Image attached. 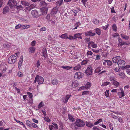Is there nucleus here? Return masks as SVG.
Returning <instances> with one entry per match:
<instances>
[{"instance_id": "a18cd8bd", "label": "nucleus", "mask_w": 130, "mask_h": 130, "mask_svg": "<svg viewBox=\"0 0 130 130\" xmlns=\"http://www.w3.org/2000/svg\"><path fill=\"white\" fill-rule=\"evenodd\" d=\"M110 83V82H104L102 83V86H106L108 85Z\"/></svg>"}, {"instance_id": "473e14b6", "label": "nucleus", "mask_w": 130, "mask_h": 130, "mask_svg": "<svg viewBox=\"0 0 130 130\" xmlns=\"http://www.w3.org/2000/svg\"><path fill=\"white\" fill-rule=\"evenodd\" d=\"M58 80L56 79H53L52 81V84L54 85H57L58 83Z\"/></svg>"}, {"instance_id": "8fccbe9b", "label": "nucleus", "mask_w": 130, "mask_h": 130, "mask_svg": "<svg viewBox=\"0 0 130 130\" xmlns=\"http://www.w3.org/2000/svg\"><path fill=\"white\" fill-rule=\"evenodd\" d=\"M22 25L21 24H18L15 26V29L20 28H21L22 27Z\"/></svg>"}, {"instance_id": "9b49d317", "label": "nucleus", "mask_w": 130, "mask_h": 130, "mask_svg": "<svg viewBox=\"0 0 130 130\" xmlns=\"http://www.w3.org/2000/svg\"><path fill=\"white\" fill-rule=\"evenodd\" d=\"M85 34L86 36H93L95 35V33H93L91 30H90L85 32Z\"/></svg>"}, {"instance_id": "603ef678", "label": "nucleus", "mask_w": 130, "mask_h": 130, "mask_svg": "<svg viewBox=\"0 0 130 130\" xmlns=\"http://www.w3.org/2000/svg\"><path fill=\"white\" fill-rule=\"evenodd\" d=\"M107 64L108 66H110L112 64V62L109 60H106Z\"/></svg>"}, {"instance_id": "c756f323", "label": "nucleus", "mask_w": 130, "mask_h": 130, "mask_svg": "<svg viewBox=\"0 0 130 130\" xmlns=\"http://www.w3.org/2000/svg\"><path fill=\"white\" fill-rule=\"evenodd\" d=\"M29 52H31L32 53H34L35 52V48L34 46H32L30 47L29 48Z\"/></svg>"}, {"instance_id": "f03ea898", "label": "nucleus", "mask_w": 130, "mask_h": 130, "mask_svg": "<svg viewBox=\"0 0 130 130\" xmlns=\"http://www.w3.org/2000/svg\"><path fill=\"white\" fill-rule=\"evenodd\" d=\"M7 4L9 5L11 9L13 7V6H17V2L15 0H9Z\"/></svg>"}, {"instance_id": "680f3d73", "label": "nucleus", "mask_w": 130, "mask_h": 130, "mask_svg": "<svg viewBox=\"0 0 130 130\" xmlns=\"http://www.w3.org/2000/svg\"><path fill=\"white\" fill-rule=\"evenodd\" d=\"M18 76L19 77H22L23 76L22 73L21 72H19L18 73Z\"/></svg>"}, {"instance_id": "5701e85b", "label": "nucleus", "mask_w": 130, "mask_h": 130, "mask_svg": "<svg viewBox=\"0 0 130 130\" xmlns=\"http://www.w3.org/2000/svg\"><path fill=\"white\" fill-rule=\"evenodd\" d=\"M35 6V5L32 4L29 6L26 7V9L28 11H30L32 9L34 8Z\"/></svg>"}, {"instance_id": "bb28decb", "label": "nucleus", "mask_w": 130, "mask_h": 130, "mask_svg": "<svg viewBox=\"0 0 130 130\" xmlns=\"http://www.w3.org/2000/svg\"><path fill=\"white\" fill-rule=\"evenodd\" d=\"M21 4L22 5H24L25 6H28L30 4L28 2L26 1H21Z\"/></svg>"}, {"instance_id": "ea45409f", "label": "nucleus", "mask_w": 130, "mask_h": 130, "mask_svg": "<svg viewBox=\"0 0 130 130\" xmlns=\"http://www.w3.org/2000/svg\"><path fill=\"white\" fill-rule=\"evenodd\" d=\"M30 27V26L26 25H22V29H26L29 28Z\"/></svg>"}, {"instance_id": "864d4df0", "label": "nucleus", "mask_w": 130, "mask_h": 130, "mask_svg": "<svg viewBox=\"0 0 130 130\" xmlns=\"http://www.w3.org/2000/svg\"><path fill=\"white\" fill-rule=\"evenodd\" d=\"M93 23L96 25H98L99 23V21L98 20L95 19L93 20Z\"/></svg>"}, {"instance_id": "774afa93", "label": "nucleus", "mask_w": 130, "mask_h": 130, "mask_svg": "<svg viewBox=\"0 0 130 130\" xmlns=\"http://www.w3.org/2000/svg\"><path fill=\"white\" fill-rule=\"evenodd\" d=\"M93 130H100L99 128L96 127L95 126H93L92 129Z\"/></svg>"}, {"instance_id": "4468645a", "label": "nucleus", "mask_w": 130, "mask_h": 130, "mask_svg": "<svg viewBox=\"0 0 130 130\" xmlns=\"http://www.w3.org/2000/svg\"><path fill=\"white\" fill-rule=\"evenodd\" d=\"M40 10L42 14H45L47 13V7H43L40 9Z\"/></svg>"}, {"instance_id": "0eeeda50", "label": "nucleus", "mask_w": 130, "mask_h": 130, "mask_svg": "<svg viewBox=\"0 0 130 130\" xmlns=\"http://www.w3.org/2000/svg\"><path fill=\"white\" fill-rule=\"evenodd\" d=\"M13 46L12 44L9 42L5 43L3 44V47L7 49L10 48Z\"/></svg>"}, {"instance_id": "37998d69", "label": "nucleus", "mask_w": 130, "mask_h": 130, "mask_svg": "<svg viewBox=\"0 0 130 130\" xmlns=\"http://www.w3.org/2000/svg\"><path fill=\"white\" fill-rule=\"evenodd\" d=\"M26 122L27 126L29 127H30L32 123L30 121L28 120H26Z\"/></svg>"}, {"instance_id": "6e6d98bb", "label": "nucleus", "mask_w": 130, "mask_h": 130, "mask_svg": "<svg viewBox=\"0 0 130 130\" xmlns=\"http://www.w3.org/2000/svg\"><path fill=\"white\" fill-rule=\"evenodd\" d=\"M44 120L48 122H50V120L48 117H45L44 118Z\"/></svg>"}, {"instance_id": "f8f14e48", "label": "nucleus", "mask_w": 130, "mask_h": 130, "mask_svg": "<svg viewBox=\"0 0 130 130\" xmlns=\"http://www.w3.org/2000/svg\"><path fill=\"white\" fill-rule=\"evenodd\" d=\"M120 90L121 91V92H119L118 93V94L120 98H121L123 97L124 95V91L123 90V89L122 88H120Z\"/></svg>"}, {"instance_id": "7c9ffc66", "label": "nucleus", "mask_w": 130, "mask_h": 130, "mask_svg": "<svg viewBox=\"0 0 130 130\" xmlns=\"http://www.w3.org/2000/svg\"><path fill=\"white\" fill-rule=\"evenodd\" d=\"M47 4L44 1H41L40 2V6L41 7L44 6H46Z\"/></svg>"}, {"instance_id": "bf43d9fd", "label": "nucleus", "mask_w": 130, "mask_h": 130, "mask_svg": "<svg viewBox=\"0 0 130 130\" xmlns=\"http://www.w3.org/2000/svg\"><path fill=\"white\" fill-rule=\"evenodd\" d=\"M14 120L16 122H17V123H20V124L22 125L23 124V123L22 122H21L20 121L18 120L15 118H14Z\"/></svg>"}, {"instance_id": "c03bdc74", "label": "nucleus", "mask_w": 130, "mask_h": 130, "mask_svg": "<svg viewBox=\"0 0 130 130\" xmlns=\"http://www.w3.org/2000/svg\"><path fill=\"white\" fill-rule=\"evenodd\" d=\"M102 119H99L98 121H97L96 122L94 123V124L95 125H97L98 124L101 122L102 121Z\"/></svg>"}, {"instance_id": "6ab92c4d", "label": "nucleus", "mask_w": 130, "mask_h": 130, "mask_svg": "<svg viewBox=\"0 0 130 130\" xmlns=\"http://www.w3.org/2000/svg\"><path fill=\"white\" fill-rule=\"evenodd\" d=\"M72 85V87L74 88L77 86L78 85V84L77 80H75L73 81Z\"/></svg>"}, {"instance_id": "aec40b11", "label": "nucleus", "mask_w": 130, "mask_h": 130, "mask_svg": "<svg viewBox=\"0 0 130 130\" xmlns=\"http://www.w3.org/2000/svg\"><path fill=\"white\" fill-rule=\"evenodd\" d=\"M86 126L89 127H92L94 125L91 122L86 121Z\"/></svg>"}, {"instance_id": "58836bf2", "label": "nucleus", "mask_w": 130, "mask_h": 130, "mask_svg": "<svg viewBox=\"0 0 130 130\" xmlns=\"http://www.w3.org/2000/svg\"><path fill=\"white\" fill-rule=\"evenodd\" d=\"M89 93V91L88 90L84 91L82 93V95H88Z\"/></svg>"}, {"instance_id": "cd10ccee", "label": "nucleus", "mask_w": 130, "mask_h": 130, "mask_svg": "<svg viewBox=\"0 0 130 130\" xmlns=\"http://www.w3.org/2000/svg\"><path fill=\"white\" fill-rule=\"evenodd\" d=\"M68 117L69 120L72 122H73L75 121V119L73 118L72 115H68Z\"/></svg>"}, {"instance_id": "c9c22d12", "label": "nucleus", "mask_w": 130, "mask_h": 130, "mask_svg": "<svg viewBox=\"0 0 130 130\" xmlns=\"http://www.w3.org/2000/svg\"><path fill=\"white\" fill-rule=\"evenodd\" d=\"M61 68L67 70H69L72 67H69L68 66H61Z\"/></svg>"}, {"instance_id": "e2e57ef3", "label": "nucleus", "mask_w": 130, "mask_h": 130, "mask_svg": "<svg viewBox=\"0 0 130 130\" xmlns=\"http://www.w3.org/2000/svg\"><path fill=\"white\" fill-rule=\"evenodd\" d=\"M88 61L87 60H83L82 61V64H85L87 63Z\"/></svg>"}, {"instance_id": "72a5a7b5", "label": "nucleus", "mask_w": 130, "mask_h": 130, "mask_svg": "<svg viewBox=\"0 0 130 130\" xmlns=\"http://www.w3.org/2000/svg\"><path fill=\"white\" fill-rule=\"evenodd\" d=\"M91 83L87 82L85 86L88 89H89L90 88L91 86Z\"/></svg>"}, {"instance_id": "79ce46f5", "label": "nucleus", "mask_w": 130, "mask_h": 130, "mask_svg": "<svg viewBox=\"0 0 130 130\" xmlns=\"http://www.w3.org/2000/svg\"><path fill=\"white\" fill-rule=\"evenodd\" d=\"M101 68L100 67H98L95 70V73H99L100 72L101 70Z\"/></svg>"}, {"instance_id": "c85d7f7f", "label": "nucleus", "mask_w": 130, "mask_h": 130, "mask_svg": "<svg viewBox=\"0 0 130 130\" xmlns=\"http://www.w3.org/2000/svg\"><path fill=\"white\" fill-rule=\"evenodd\" d=\"M63 0H59L56 3V5L57 6L61 5L63 3Z\"/></svg>"}, {"instance_id": "5fc2aeb1", "label": "nucleus", "mask_w": 130, "mask_h": 130, "mask_svg": "<svg viewBox=\"0 0 130 130\" xmlns=\"http://www.w3.org/2000/svg\"><path fill=\"white\" fill-rule=\"evenodd\" d=\"M23 8V6L21 5L17 6L16 7V8L18 10L21 9Z\"/></svg>"}, {"instance_id": "a19ab883", "label": "nucleus", "mask_w": 130, "mask_h": 130, "mask_svg": "<svg viewBox=\"0 0 130 130\" xmlns=\"http://www.w3.org/2000/svg\"><path fill=\"white\" fill-rule=\"evenodd\" d=\"M113 83V85L116 87H118L119 85V83L116 80H114Z\"/></svg>"}, {"instance_id": "6e6552de", "label": "nucleus", "mask_w": 130, "mask_h": 130, "mask_svg": "<svg viewBox=\"0 0 130 130\" xmlns=\"http://www.w3.org/2000/svg\"><path fill=\"white\" fill-rule=\"evenodd\" d=\"M32 15L34 17L36 18L39 16V14L38 12L36 10H34L31 11Z\"/></svg>"}, {"instance_id": "2f4dec72", "label": "nucleus", "mask_w": 130, "mask_h": 130, "mask_svg": "<svg viewBox=\"0 0 130 130\" xmlns=\"http://www.w3.org/2000/svg\"><path fill=\"white\" fill-rule=\"evenodd\" d=\"M121 36L123 39H124L126 40H128L129 38V37L123 34H122L121 35Z\"/></svg>"}, {"instance_id": "423d86ee", "label": "nucleus", "mask_w": 130, "mask_h": 130, "mask_svg": "<svg viewBox=\"0 0 130 130\" xmlns=\"http://www.w3.org/2000/svg\"><path fill=\"white\" fill-rule=\"evenodd\" d=\"M37 77V82L39 84H41L43 82L44 79L41 76H39L38 75H37L36 76Z\"/></svg>"}, {"instance_id": "3c124183", "label": "nucleus", "mask_w": 130, "mask_h": 130, "mask_svg": "<svg viewBox=\"0 0 130 130\" xmlns=\"http://www.w3.org/2000/svg\"><path fill=\"white\" fill-rule=\"evenodd\" d=\"M109 91L108 90H106L105 92V94L106 96L107 97H109Z\"/></svg>"}, {"instance_id": "f704fd0d", "label": "nucleus", "mask_w": 130, "mask_h": 130, "mask_svg": "<svg viewBox=\"0 0 130 130\" xmlns=\"http://www.w3.org/2000/svg\"><path fill=\"white\" fill-rule=\"evenodd\" d=\"M44 106V104L43 102L42 101L39 104L38 106V108L39 109L40 108Z\"/></svg>"}, {"instance_id": "393cba45", "label": "nucleus", "mask_w": 130, "mask_h": 130, "mask_svg": "<svg viewBox=\"0 0 130 130\" xmlns=\"http://www.w3.org/2000/svg\"><path fill=\"white\" fill-rule=\"evenodd\" d=\"M67 35V34H64L60 36V37L62 39H67L68 38Z\"/></svg>"}, {"instance_id": "13d9d810", "label": "nucleus", "mask_w": 130, "mask_h": 130, "mask_svg": "<svg viewBox=\"0 0 130 130\" xmlns=\"http://www.w3.org/2000/svg\"><path fill=\"white\" fill-rule=\"evenodd\" d=\"M49 128L50 130H55V128L54 127L53 125H50L49 126Z\"/></svg>"}, {"instance_id": "e433bc0d", "label": "nucleus", "mask_w": 130, "mask_h": 130, "mask_svg": "<svg viewBox=\"0 0 130 130\" xmlns=\"http://www.w3.org/2000/svg\"><path fill=\"white\" fill-rule=\"evenodd\" d=\"M81 68V66L80 65H78L77 66H75V67L73 69L76 70H79V69H80Z\"/></svg>"}, {"instance_id": "f3484780", "label": "nucleus", "mask_w": 130, "mask_h": 130, "mask_svg": "<svg viewBox=\"0 0 130 130\" xmlns=\"http://www.w3.org/2000/svg\"><path fill=\"white\" fill-rule=\"evenodd\" d=\"M81 73L80 72L76 73L74 76V77L77 78H81Z\"/></svg>"}, {"instance_id": "de8ad7c7", "label": "nucleus", "mask_w": 130, "mask_h": 130, "mask_svg": "<svg viewBox=\"0 0 130 130\" xmlns=\"http://www.w3.org/2000/svg\"><path fill=\"white\" fill-rule=\"evenodd\" d=\"M126 44V42H124L121 41V42H120L118 44V46H121Z\"/></svg>"}, {"instance_id": "0e129e2a", "label": "nucleus", "mask_w": 130, "mask_h": 130, "mask_svg": "<svg viewBox=\"0 0 130 130\" xmlns=\"http://www.w3.org/2000/svg\"><path fill=\"white\" fill-rule=\"evenodd\" d=\"M109 25L108 24L106 25L105 26H104L103 27V28L104 30H106L107 28H108Z\"/></svg>"}, {"instance_id": "f257e3e1", "label": "nucleus", "mask_w": 130, "mask_h": 130, "mask_svg": "<svg viewBox=\"0 0 130 130\" xmlns=\"http://www.w3.org/2000/svg\"><path fill=\"white\" fill-rule=\"evenodd\" d=\"M17 59V58L15 56L11 55L8 58V62L10 64H13L15 62Z\"/></svg>"}, {"instance_id": "2eb2a0df", "label": "nucleus", "mask_w": 130, "mask_h": 130, "mask_svg": "<svg viewBox=\"0 0 130 130\" xmlns=\"http://www.w3.org/2000/svg\"><path fill=\"white\" fill-rule=\"evenodd\" d=\"M120 57L119 56L113 57L112 59V61L114 63H117L119 59H120Z\"/></svg>"}, {"instance_id": "1a4fd4ad", "label": "nucleus", "mask_w": 130, "mask_h": 130, "mask_svg": "<svg viewBox=\"0 0 130 130\" xmlns=\"http://www.w3.org/2000/svg\"><path fill=\"white\" fill-rule=\"evenodd\" d=\"M10 9L8 6H6L3 9L2 13L3 14H6L9 12Z\"/></svg>"}, {"instance_id": "ddd939ff", "label": "nucleus", "mask_w": 130, "mask_h": 130, "mask_svg": "<svg viewBox=\"0 0 130 130\" xmlns=\"http://www.w3.org/2000/svg\"><path fill=\"white\" fill-rule=\"evenodd\" d=\"M75 123L78 127H81V119H77Z\"/></svg>"}, {"instance_id": "412c9836", "label": "nucleus", "mask_w": 130, "mask_h": 130, "mask_svg": "<svg viewBox=\"0 0 130 130\" xmlns=\"http://www.w3.org/2000/svg\"><path fill=\"white\" fill-rule=\"evenodd\" d=\"M116 66H117L116 65H113V67H112V69L116 72H119L120 71V69L116 67Z\"/></svg>"}, {"instance_id": "20e7f679", "label": "nucleus", "mask_w": 130, "mask_h": 130, "mask_svg": "<svg viewBox=\"0 0 130 130\" xmlns=\"http://www.w3.org/2000/svg\"><path fill=\"white\" fill-rule=\"evenodd\" d=\"M92 69L90 66L88 67L85 71V73L88 75H90L92 74Z\"/></svg>"}, {"instance_id": "69168bd1", "label": "nucleus", "mask_w": 130, "mask_h": 130, "mask_svg": "<svg viewBox=\"0 0 130 130\" xmlns=\"http://www.w3.org/2000/svg\"><path fill=\"white\" fill-rule=\"evenodd\" d=\"M87 2V1L86 0H82V2L83 3V4L84 6L85 7L86 6L85 5L86 4V2Z\"/></svg>"}, {"instance_id": "7ed1b4c3", "label": "nucleus", "mask_w": 130, "mask_h": 130, "mask_svg": "<svg viewBox=\"0 0 130 130\" xmlns=\"http://www.w3.org/2000/svg\"><path fill=\"white\" fill-rule=\"evenodd\" d=\"M117 64L119 67L120 68H122L125 66V62L123 60L119 59Z\"/></svg>"}, {"instance_id": "338daca9", "label": "nucleus", "mask_w": 130, "mask_h": 130, "mask_svg": "<svg viewBox=\"0 0 130 130\" xmlns=\"http://www.w3.org/2000/svg\"><path fill=\"white\" fill-rule=\"evenodd\" d=\"M46 30V28L44 27H43L40 29L41 31H44Z\"/></svg>"}, {"instance_id": "b1692460", "label": "nucleus", "mask_w": 130, "mask_h": 130, "mask_svg": "<svg viewBox=\"0 0 130 130\" xmlns=\"http://www.w3.org/2000/svg\"><path fill=\"white\" fill-rule=\"evenodd\" d=\"M93 53L90 51H88L87 53V56L89 58H91V56L92 55Z\"/></svg>"}, {"instance_id": "a211bd4d", "label": "nucleus", "mask_w": 130, "mask_h": 130, "mask_svg": "<svg viewBox=\"0 0 130 130\" xmlns=\"http://www.w3.org/2000/svg\"><path fill=\"white\" fill-rule=\"evenodd\" d=\"M42 53L43 56L46 58L47 56V50L45 48H44L42 50Z\"/></svg>"}, {"instance_id": "4d7b16f0", "label": "nucleus", "mask_w": 130, "mask_h": 130, "mask_svg": "<svg viewBox=\"0 0 130 130\" xmlns=\"http://www.w3.org/2000/svg\"><path fill=\"white\" fill-rule=\"evenodd\" d=\"M52 124L53 125V126L55 128V130H56V129H58V126L55 123H53Z\"/></svg>"}, {"instance_id": "a878e982", "label": "nucleus", "mask_w": 130, "mask_h": 130, "mask_svg": "<svg viewBox=\"0 0 130 130\" xmlns=\"http://www.w3.org/2000/svg\"><path fill=\"white\" fill-rule=\"evenodd\" d=\"M74 37L75 38H81V34L79 33H78L75 34L74 36Z\"/></svg>"}, {"instance_id": "09e8293b", "label": "nucleus", "mask_w": 130, "mask_h": 130, "mask_svg": "<svg viewBox=\"0 0 130 130\" xmlns=\"http://www.w3.org/2000/svg\"><path fill=\"white\" fill-rule=\"evenodd\" d=\"M112 30L115 31H116L117 30V27L116 25L115 24H113L112 25Z\"/></svg>"}, {"instance_id": "9d476101", "label": "nucleus", "mask_w": 130, "mask_h": 130, "mask_svg": "<svg viewBox=\"0 0 130 130\" xmlns=\"http://www.w3.org/2000/svg\"><path fill=\"white\" fill-rule=\"evenodd\" d=\"M88 46L89 48L90 46H91L94 48H96L97 46V45L92 41L90 42H89Z\"/></svg>"}, {"instance_id": "49530a36", "label": "nucleus", "mask_w": 130, "mask_h": 130, "mask_svg": "<svg viewBox=\"0 0 130 130\" xmlns=\"http://www.w3.org/2000/svg\"><path fill=\"white\" fill-rule=\"evenodd\" d=\"M31 126L32 127L35 128H38V127L37 124L34 123H32Z\"/></svg>"}, {"instance_id": "dca6fc26", "label": "nucleus", "mask_w": 130, "mask_h": 130, "mask_svg": "<svg viewBox=\"0 0 130 130\" xmlns=\"http://www.w3.org/2000/svg\"><path fill=\"white\" fill-rule=\"evenodd\" d=\"M23 62V57L21 56L20 58V60L18 64V67L19 69H20L21 68Z\"/></svg>"}, {"instance_id": "39448f33", "label": "nucleus", "mask_w": 130, "mask_h": 130, "mask_svg": "<svg viewBox=\"0 0 130 130\" xmlns=\"http://www.w3.org/2000/svg\"><path fill=\"white\" fill-rule=\"evenodd\" d=\"M71 96V95H67L66 96L62 97V102L64 103H66Z\"/></svg>"}, {"instance_id": "4c0bfd02", "label": "nucleus", "mask_w": 130, "mask_h": 130, "mask_svg": "<svg viewBox=\"0 0 130 130\" xmlns=\"http://www.w3.org/2000/svg\"><path fill=\"white\" fill-rule=\"evenodd\" d=\"M95 32L98 35H100L101 34L100 29L99 28L95 29Z\"/></svg>"}, {"instance_id": "052dcab7", "label": "nucleus", "mask_w": 130, "mask_h": 130, "mask_svg": "<svg viewBox=\"0 0 130 130\" xmlns=\"http://www.w3.org/2000/svg\"><path fill=\"white\" fill-rule=\"evenodd\" d=\"M27 94L29 96L30 98V99H32V98L33 95L32 93L29 92H27Z\"/></svg>"}, {"instance_id": "4be33fe9", "label": "nucleus", "mask_w": 130, "mask_h": 130, "mask_svg": "<svg viewBox=\"0 0 130 130\" xmlns=\"http://www.w3.org/2000/svg\"><path fill=\"white\" fill-rule=\"evenodd\" d=\"M58 11V9L56 8H54L51 11L52 14L54 15L56 14Z\"/></svg>"}]
</instances>
